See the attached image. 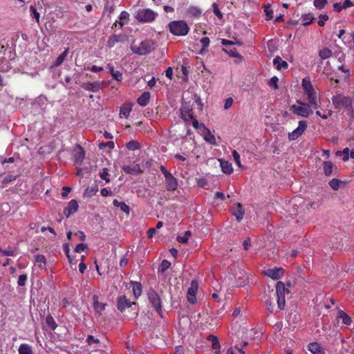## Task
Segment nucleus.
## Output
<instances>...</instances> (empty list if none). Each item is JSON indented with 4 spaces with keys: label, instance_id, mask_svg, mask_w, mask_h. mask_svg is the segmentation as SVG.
Masks as SVG:
<instances>
[{
    "label": "nucleus",
    "instance_id": "obj_2",
    "mask_svg": "<svg viewBox=\"0 0 354 354\" xmlns=\"http://www.w3.org/2000/svg\"><path fill=\"white\" fill-rule=\"evenodd\" d=\"M169 28L171 33L176 36H185L189 30L187 24L183 20L170 22Z\"/></svg>",
    "mask_w": 354,
    "mask_h": 354
},
{
    "label": "nucleus",
    "instance_id": "obj_42",
    "mask_svg": "<svg viewBox=\"0 0 354 354\" xmlns=\"http://www.w3.org/2000/svg\"><path fill=\"white\" fill-rule=\"evenodd\" d=\"M190 235H191V232L190 231H186L183 236H178L177 237V241L179 243H186L187 241V240L189 239V237L190 236Z\"/></svg>",
    "mask_w": 354,
    "mask_h": 354
},
{
    "label": "nucleus",
    "instance_id": "obj_34",
    "mask_svg": "<svg viewBox=\"0 0 354 354\" xmlns=\"http://www.w3.org/2000/svg\"><path fill=\"white\" fill-rule=\"evenodd\" d=\"M98 191L97 185H95L91 187H88L84 194V196L91 197L94 196Z\"/></svg>",
    "mask_w": 354,
    "mask_h": 354
},
{
    "label": "nucleus",
    "instance_id": "obj_56",
    "mask_svg": "<svg viewBox=\"0 0 354 354\" xmlns=\"http://www.w3.org/2000/svg\"><path fill=\"white\" fill-rule=\"evenodd\" d=\"M87 343L91 345L93 343L97 344L100 342V340L97 338H95L93 335H88L86 339Z\"/></svg>",
    "mask_w": 354,
    "mask_h": 354
},
{
    "label": "nucleus",
    "instance_id": "obj_33",
    "mask_svg": "<svg viewBox=\"0 0 354 354\" xmlns=\"http://www.w3.org/2000/svg\"><path fill=\"white\" fill-rule=\"evenodd\" d=\"M121 41L120 35H113L110 37L107 41V46L109 48H113L116 43Z\"/></svg>",
    "mask_w": 354,
    "mask_h": 354
},
{
    "label": "nucleus",
    "instance_id": "obj_20",
    "mask_svg": "<svg viewBox=\"0 0 354 354\" xmlns=\"http://www.w3.org/2000/svg\"><path fill=\"white\" fill-rule=\"evenodd\" d=\"M288 289L286 288L285 285L281 281H278L276 285L277 296H285L286 293H288Z\"/></svg>",
    "mask_w": 354,
    "mask_h": 354
},
{
    "label": "nucleus",
    "instance_id": "obj_3",
    "mask_svg": "<svg viewBox=\"0 0 354 354\" xmlns=\"http://www.w3.org/2000/svg\"><path fill=\"white\" fill-rule=\"evenodd\" d=\"M157 16L158 13L149 8L138 9L134 13L135 18L138 21L144 23H149L154 21Z\"/></svg>",
    "mask_w": 354,
    "mask_h": 354
},
{
    "label": "nucleus",
    "instance_id": "obj_60",
    "mask_svg": "<svg viewBox=\"0 0 354 354\" xmlns=\"http://www.w3.org/2000/svg\"><path fill=\"white\" fill-rule=\"evenodd\" d=\"M86 248H87V246H86V244H84V243H80V244L76 245L75 250L76 252H82Z\"/></svg>",
    "mask_w": 354,
    "mask_h": 354
},
{
    "label": "nucleus",
    "instance_id": "obj_23",
    "mask_svg": "<svg viewBox=\"0 0 354 354\" xmlns=\"http://www.w3.org/2000/svg\"><path fill=\"white\" fill-rule=\"evenodd\" d=\"M244 208L241 203H237L235 211L233 214L236 216L237 221H241L244 215Z\"/></svg>",
    "mask_w": 354,
    "mask_h": 354
},
{
    "label": "nucleus",
    "instance_id": "obj_40",
    "mask_svg": "<svg viewBox=\"0 0 354 354\" xmlns=\"http://www.w3.org/2000/svg\"><path fill=\"white\" fill-rule=\"evenodd\" d=\"M223 50L225 53L228 54L230 57H237V58L241 57L240 54L236 52L235 48H230V49L223 48Z\"/></svg>",
    "mask_w": 354,
    "mask_h": 354
},
{
    "label": "nucleus",
    "instance_id": "obj_31",
    "mask_svg": "<svg viewBox=\"0 0 354 354\" xmlns=\"http://www.w3.org/2000/svg\"><path fill=\"white\" fill-rule=\"evenodd\" d=\"M333 165L330 161H325L323 163V169L326 176L331 175L333 172Z\"/></svg>",
    "mask_w": 354,
    "mask_h": 354
},
{
    "label": "nucleus",
    "instance_id": "obj_49",
    "mask_svg": "<svg viewBox=\"0 0 354 354\" xmlns=\"http://www.w3.org/2000/svg\"><path fill=\"white\" fill-rule=\"evenodd\" d=\"M17 177V176L16 175H8L3 179L2 183L4 185H7L9 183L15 180Z\"/></svg>",
    "mask_w": 354,
    "mask_h": 354
},
{
    "label": "nucleus",
    "instance_id": "obj_8",
    "mask_svg": "<svg viewBox=\"0 0 354 354\" xmlns=\"http://www.w3.org/2000/svg\"><path fill=\"white\" fill-rule=\"evenodd\" d=\"M307 128V123L305 120H301L299 122L298 127L296 129L288 133V139L290 140H297Z\"/></svg>",
    "mask_w": 354,
    "mask_h": 354
},
{
    "label": "nucleus",
    "instance_id": "obj_18",
    "mask_svg": "<svg viewBox=\"0 0 354 354\" xmlns=\"http://www.w3.org/2000/svg\"><path fill=\"white\" fill-rule=\"evenodd\" d=\"M308 350L313 354H325L324 350L317 342H312L308 344Z\"/></svg>",
    "mask_w": 354,
    "mask_h": 354
},
{
    "label": "nucleus",
    "instance_id": "obj_63",
    "mask_svg": "<svg viewBox=\"0 0 354 354\" xmlns=\"http://www.w3.org/2000/svg\"><path fill=\"white\" fill-rule=\"evenodd\" d=\"M64 250L66 253V255L67 256L68 259V261L69 262L71 263H72V259L69 254V252H70V249H69V246H68V243H66L64 245Z\"/></svg>",
    "mask_w": 354,
    "mask_h": 354
},
{
    "label": "nucleus",
    "instance_id": "obj_30",
    "mask_svg": "<svg viewBox=\"0 0 354 354\" xmlns=\"http://www.w3.org/2000/svg\"><path fill=\"white\" fill-rule=\"evenodd\" d=\"M301 19L302 20V24L304 26H308L312 24L315 18L311 14H304L301 17Z\"/></svg>",
    "mask_w": 354,
    "mask_h": 354
},
{
    "label": "nucleus",
    "instance_id": "obj_39",
    "mask_svg": "<svg viewBox=\"0 0 354 354\" xmlns=\"http://www.w3.org/2000/svg\"><path fill=\"white\" fill-rule=\"evenodd\" d=\"M341 181L337 178H333L329 181V185L333 190H338Z\"/></svg>",
    "mask_w": 354,
    "mask_h": 354
},
{
    "label": "nucleus",
    "instance_id": "obj_64",
    "mask_svg": "<svg viewBox=\"0 0 354 354\" xmlns=\"http://www.w3.org/2000/svg\"><path fill=\"white\" fill-rule=\"evenodd\" d=\"M232 103H233L232 98L230 97V98L226 99V100L225 102V104H224V109H228L230 107H231V106L232 105Z\"/></svg>",
    "mask_w": 354,
    "mask_h": 354
},
{
    "label": "nucleus",
    "instance_id": "obj_32",
    "mask_svg": "<svg viewBox=\"0 0 354 354\" xmlns=\"http://www.w3.org/2000/svg\"><path fill=\"white\" fill-rule=\"evenodd\" d=\"M68 52V48H66L59 56L57 58L55 63L53 64V66L57 67L60 66L64 59H66Z\"/></svg>",
    "mask_w": 354,
    "mask_h": 354
},
{
    "label": "nucleus",
    "instance_id": "obj_52",
    "mask_svg": "<svg viewBox=\"0 0 354 354\" xmlns=\"http://www.w3.org/2000/svg\"><path fill=\"white\" fill-rule=\"evenodd\" d=\"M205 140L209 142L210 144L215 145L216 144V140L214 136L211 134L209 131H208V133L205 136Z\"/></svg>",
    "mask_w": 354,
    "mask_h": 354
},
{
    "label": "nucleus",
    "instance_id": "obj_53",
    "mask_svg": "<svg viewBox=\"0 0 354 354\" xmlns=\"http://www.w3.org/2000/svg\"><path fill=\"white\" fill-rule=\"evenodd\" d=\"M212 7H213V12L215 14V15L216 17H218L219 19H222L223 15H222L221 12L219 10L218 5L216 3H214L212 4Z\"/></svg>",
    "mask_w": 354,
    "mask_h": 354
},
{
    "label": "nucleus",
    "instance_id": "obj_47",
    "mask_svg": "<svg viewBox=\"0 0 354 354\" xmlns=\"http://www.w3.org/2000/svg\"><path fill=\"white\" fill-rule=\"evenodd\" d=\"M232 157H233L236 164L237 165V166L240 168L242 167V165L241 163V160H240V156L236 150H234L232 151Z\"/></svg>",
    "mask_w": 354,
    "mask_h": 354
},
{
    "label": "nucleus",
    "instance_id": "obj_19",
    "mask_svg": "<svg viewBox=\"0 0 354 354\" xmlns=\"http://www.w3.org/2000/svg\"><path fill=\"white\" fill-rule=\"evenodd\" d=\"M220 165L221 170L226 174H231L233 171L232 164L228 161L220 160Z\"/></svg>",
    "mask_w": 354,
    "mask_h": 354
},
{
    "label": "nucleus",
    "instance_id": "obj_35",
    "mask_svg": "<svg viewBox=\"0 0 354 354\" xmlns=\"http://www.w3.org/2000/svg\"><path fill=\"white\" fill-rule=\"evenodd\" d=\"M332 55H333L332 51L328 48H324L320 50L319 52V56L322 59H328L330 57H331Z\"/></svg>",
    "mask_w": 354,
    "mask_h": 354
},
{
    "label": "nucleus",
    "instance_id": "obj_5",
    "mask_svg": "<svg viewBox=\"0 0 354 354\" xmlns=\"http://www.w3.org/2000/svg\"><path fill=\"white\" fill-rule=\"evenodd\" d=\"M299 105H292L290 106V111L297 115L307 118L313 113V110L309 104L303 102L300 100L297 101Z\"/></svg>",
    "mask_w": 354,
    "mask_h": 354
},
{
    "label": "nucleus",
    "instance_id": "obj_9",
    "mask_svg": "<svg viewBox=\"0 0 354 354\" xmlns=\"http://www.w3.org/2000/svg\"><path fill=\"white\" fill-rule=\"evenodd\" d=\"M263 273L265 275L276 280L281 279L283 276L284 270L282 268H274L267 269Z\"/></svg>",
    "mask_w": 354,
    "mask_h": 354
},
{
    "label": "nucleus",
    "instance_id": "obj_44",
    "mask_svg": "<svg viewBox=\"0 0 354 354\" xmlns=\"http://www.w3.org/2000/svg\"><path fill=\"white\" fill-rule=\"evenodd\" d=\"M126 147L129 150L134 151L139 148V143L134 140H131L127 143Z\"/></svg>",
    "mask_w": 354,
    "mask_h": 354
},
{
    "label": "nucleus",
    "instance_id": "obj_59",
    "mask_svg": "<svg viewBox=\"0 0 354 354\" xmlns=\"http://www.w3.org/2000/svg\"><path fill=\"white\" fill-rule=\"evenodd\" d=\"M35 261L37 263H43L44 266L46 264V258L44 255L38 254L35 256Z\"/></svg>",
    "mask_w": 354,
    "mask_h": 354
},
{
    "label": "nucleus",
    "instance_id": "obj_26",
    "mask_svg": "<svg viewBox=\"0 0 354 354\" xmlns=\"http://www.w3.org/2000/svg\"><path fill=\"white\" fill-rule=\"evenodd\" d=\"M85 157V152L83 148L80 146H78L77 150L75 153V160L77 162H82Z\"/></svg>",
    "mask_w": 354,
    "mask_h": 354
},
{
    "label": "nucleus",
    "instance_id": "obj_51",
    "mask_svg": "<svg viewBox=\"0 0 354 354\" xmlns=\"http://www.w3.org/2000/svg\"><path fill=\"white\" fill-rule=\"evenodd\" d=\"M30 11L32 16L35 18L37 23L39 22V13L37 11V9L33 6H30Z\"/></svg>",
    "mask_w": 354,
    "mask_h": 354
},
{
    "label": "nucleus",
    "instance_id": "obj_38",
    "mask_svg": "<svg viewBox=\"0 0 354 354\" xmlns=\"http://www.w3.org/2000/svg\"><path fill=\"white\" fill-rule=\"evenodd\" d=\"M46 322L48 327L51 328L52 330L55 329L57 327V324L53 319V317L51 315H48L46 318Z\"/></svg>",
    "mask_w": 354,
    "mask_h": 354
},
{
    "label": "nucleus",
    "instance_id": "obj_62",
    "mask_svg": "<svg viewBox=\"0 0 354 354\" xmlns=\"http://www.w3.org/2000/svg\"><path fill=\"white\" fill-rule=\"evenodd\" d=\"M187 299L191 304H194L196 302V298L194 295L187 293Z\"/></svg>",
    "mask_w": 354,
    "mask_h": 354
},
{
    "label": "nucleus",
    "instance_id": "obj_1",
    "mask_svg": "<svg viewBox=\"0 0 354 354\" xmlns=\"http://www.w3.org/2000/svg\"><path fill=\"white\" fill-rule=\"evenodd\" d=\"M156 48V43L151 39H145L142 41L139 46L133 43L131 46V50L133 53L139 55H145L150 53Z\"/></svg>",
    "mask_w": 354,
    "mask_h": 354
},
{
    "label": "nucleus",
    "instance_id": "obj_55",
    "mask_svg": "<svg viewBox=\"0 0 354 354\" xmlns=\"http://www.w3.org/2000/svg\"><path fill=\"white\" fill-rule=\"evenodd\" d=\"M201 43L203 46V48L201 49V52L203 51L205 48H207L208 46V45L209 44V39L208 37H203L201 39Z\"/></svg>",
    "mask_w": 354,
    "mask_h": 354
},
{
    "label": "nucleus",
    "instance_id": "obj_41",
    "mask_svg": "<svg viewBox=\"0 0 354 354\" xmlns=\"http://www.w3.org/2000/svg\"><path fill=\"white\" fill-rule=\"evenodd\" d=\"M171 266V263L167 260H163L158 268L159 272H165Z\"/></svg>",
    "mask_w": 354,
    "mask_h": 354
},
{
    "label": "nucleus",
    "instance_id": "obj_4",
    "mask_svg": "<svg viewBox=\"0 0 354 354\" xmlns=\"http://www.w3.org/2000/svg\"><path fill=\"white\" fill-rule=\"evenodd\" d=\"M332 102L336 109L344 107L353 112L352 100L348 97L339 94L332 97Z\"/></svg>",
    "mask_w": 354,
    "mask_h": 354
},
{
    "label": "nucleus",
    "instance_id": "obj_28",
    "mask_svg": "<svg viewBox=\"0 0 354 354\" xmlns=\"http://www.w3.org/2000/svg\"><path fill=\"white\" fill-rule=\"evenodd\" d=\"M113 204L115 207H120V210L127 214H129V207L124 202H120L118 201L117 199L113 200Z\"/></svg>",
    "mask_w": 354,
    "mask_h": 354
},
{
    "label": "nucleus",
    "instance_id": "obj_37",
    "mask_svg": "<svg viewBox=\"0 0 354 354\" xmlns=\"http://www.w3.org/2000/svg\"><path fill=\"white\" fill-rule=\"evenodd\" d=\"M100 178L103 180H104L106 183H109L110 179V174H109V168H104L101 172L99 174Z\"/></svg>",
    "mask_w": 354,
    "mask_h": 354
},
{
    "label": "nucleus",
    "instance_id": "obj_57",
    "mask_svg": "<svg viewBox=\"0 0 354 354\" xmlns=\"http://www.w3.org/2000/svg\"><path fill=\"white\" fill-rule=\"evenodd\" d=\"M319 18L320 19L318 21V25L319 26H324L325 24L324 21L328 19V16L327 15H321Z\"/></svg>",
    "mask_w": 354,
    "mask_h": 354
},
{
    "label": "nucleus",
    "instance_id": "obj_17",
    "mask_svg": "<svg viewBox=\"0 0 354 354\" xmlns=\"http://www.w3.org/2000/svg\"><path fill=\"white\" fill-rule=\"evenodd\" d=\"M273 64L278 70L287 69L288 64L286 61H283L279 56H277L273 59Z\"/></svg>",
    "mask_w": 354,
    "mask_h": 354
},
{
    "label": "nucleus",
    "instance_id": "obj_29",
    "mask_svg": "<svg viewBox=\"0 0 354 354\" xmlns=\"http://www.w3.org/2000/svg\"><path fill=\"white\" fill-rule=\"evenodd\" d=\"M131 107L129 104H123L120 107V118H127L129 116Z\"/></svg>",
    "mask_w": 354,
    "mask_h": 354
},
{
    "label": "nucleus",
    "instance_id": "obj_12",
    "mask_svg": "<svg viewBox=\"0 0 354 354\" xmlns=\"http://www.w3.org/2000/svg\"><path fill=\"white\" fill-rule=\"evenodd\" d=\"M103 86V83L102 82H94L93 83H85L82 85V87L87 91H91L93 92H97L99 90L102 89Z\"/></svg>",
    "mask_w": 354,
    "mask_h": 354
},
{
    "label": "nucleus",
    "instance_id": "obj_7",
    "mask_svg": "<svg viewBox=\"0 0 354 354\" xmlns=\"http://www.w3.org/2000/svg\"><path fill=\"white\" fill-rule=\"evenodd\" d=\"M147 296L151 306L160 315L162 313V305L158 294L155 290H150L147 293Z\"/></svg>",
    "mask_w": 354,
    "mask_h": 354
},
{
    "label": "nucleus",
    "instance_id": "obj_36",
    "mask_svg": "<svg viewBox=\"0 0 354 354\" xmlns=\"http://www.w3.org/2000/svg\"><path fill=\"white\" fill-rule=\"evenodd\" d=\"M109 72L112 77L117 81L122 80V74L119 71H115L113 66H109Z\"/></svg>",
    "mask_w": 354,
    "mask_h": 354
},
{
    "label": "nucleus",
    "instance_id": "obj_54",
    "mask_svg": "<svg viewBox=\"0 0 354 354\" xmlns=\"http://www.w3.org/2000/svg\"><path fill=\"white\" fill-rule=\"evenodd\" d=\"M278 81L279 79L277 78V77L274 76L270 80L269 85L273 87L274 89H277L279 88L277 84Z\"/></svg>",
    "mask_w": 354,
    "mask_h": 354
},
{
    "label": "nucleus",
    "instance_id": "obj_45",
    "mask_svg": "<svg viewBox=\"0 0 354 354\" xmlns=\"http://www.w3.org/2000/svg\"><path fill=\"white\" fill-rule=\"evenodd\" d=\"M129 15L127 12L126 11H122L121 13H120V21L119 22L120 25L121 27H122L124 24V22L122 21L123 20L124 21H127L129 19Z\"/></svg>",
    "mask_w": 354,
    "mask_h": 354
},
{
    "label": "nucleus",
    "instance_id": "obj_6",
    "mask_svg": "<svg viewBox=\"0 0 354 354\" xmlns=\"http://www.w3.org/2000/svg\"><path fill=\"white\" fill-rule=\"evenodd\" d=\"M301 85L304 93L307 95L308 101L314 100V98L317 97V92L310 79L308 77L304 78L302 80Z\"/></svg>",
    "mask_w": 354,
    "mask_h": 354
},
{
    "label": "nucleus",
    "instance_id": "obj_10",
    "mask_svg": "<svg viewBox=\"0 0 354 354\" xmlns=\"http://www.w3.org/2000/svg\"><path fill=\"white\" fill-rule=\"evenodd\" d=\"M180 113L182 118L186 122L194 119L192 108L187 103L183 104L180 108Z\"/></svg>",
    "mask_w": 354,
    "mask_h": 354
},
{
    "label": "nucleus",
    "instance_id": "obj_58",
    "mask_svg": "<svg viewBox=\"0 0 354 354\" xmlns=\"http://www.w3.org/2000/svg\"><path fill=\"white\" fill-rule=\"evenodd\" d=\"M319 100H317V97H315L314 100H309L308 104H310V107L313 106L314 109H317L319 107V104L318 103Z\"/></svg>",
    "mask_w": 354,
    "mask_h": 354
},
{
    "label": "nucleus",
    "instance_id": "obj_43",
    "mask_svg": "<svg viewBox=\"0 0 354 354\" xmlns=\"http://www.w3.org/2000/svg\"><path fill=\"white\" fill-rule=\"evenodd\" d=\"M198 290V283L196 281H192L191 283V286L189 288L187 292L189 294L194 295L196 296V293Z\"/></svg>",
    "mask_w": 354,
    "mask_h": 354
},
{
    "label": "nucleus",
    "instance_id": "obj_13",
    "mask_svg": "<svg viewBox=\"0 0 354 354\" xmlns=\"http://www.w3.org/2000/svg\"><path fill=\"white\" fill-rule=\"evenodd\" d=\"M93 308L98 315H102V313L104 310L106 304L101 303L98 301V297L97 295L93 296Z\"/></svg>",
    "mask_w": 354,
    "mask_h": 354
},
{
    "label": "nucleus",
    "instance_id": "obj_61",
    "mask_svg": "<svg viewBox=\"0 0 354 354\" xmlns=\"http://www.w3.org/2000/svg\"><path fill=\"white\" fill-rule=\"evenodd\" d=\"M189 12H190L192 15L197 17V16H200V15H201V10H199L198 8H191L189 9Z\"/></svg>",
    "mask_w": 354,
    "mask_h": 354
},
{
    "label": "nucleus",
    "instance_id": "obj_14",
    "mask_svg": "<svg viewBox=\"0 0 354 354\" xmlns=\"http://www.w3.org/2000/svg\"><path fill=\"white\" fill-rule=\"evenodd\" d=\"M131 303L125 296H122L118 300V308L121 312L124 311L126 308L131 306Z\"/></svg>",
    "mask_w": 354,
    "mask_h": 354
},
{
    "label": "nucleus",
    "instance_id": "obj_46",
    "mask_svg": "<svg viewBox=\"0 0 354 354\" xmlns=\"http://www.w3.org/2000/svg\"><path fill=\"white\" fill-rule=\"evenodd\" d=\"M286 305L285 296H277V306L280 309H283Z\"/></svg>",
    "mask_w": 354,
    "mask_h": 354
},
{
    "label": "nucleus",
    "instance_id": "obj_16",
    "mask_svg": "<svg viewBox=\"0 0 354 354\" xmlns=\"http://www.w3.org/2000/svg\"><path fill=\"white\" fill-rule=\"evenodd\" d=\"M122 170L127 174L133 175H136L142 172L138 165L133 166L124 165L122 167Z\"/></svg>",
    "mask_w": 354,
    "mask_h": 354
},
{
    "label": "nucleus",
    "instance_id": "obj_22",
    "mask_svg": "<svg viewBox=\"0 0 354 354\" xmlns=\"http://www.w3.org/2000/svg\"><path fill=\"white\" fill-rule=\"evenodd\" d=\"M337 319H342L343 324L346 326H349L351 324V318L343 310H339L337 316Z\"/></svg>",
    "mask_w": 354,
    "mask_h": 354
},
{
    "label": "nucleus",
    "instance_id": "obj_48",
    "mask_svg": "<svg viewBox=\"0 0 354 354\" xmlns=\"http://www.w3.org/2000/svg\"><path fill=\"white\" fill-rule=\"evenodd\" d=\"M327 2L326 0H314V6L318 9H322Z\"/></svg>",
    "mask_w": 354,
    "mask_h": 354
},
{
    "label": "nucleus",
    "instance_id": "obj_15",
    "mask_svg": "<svg viewBox=\"0 0 354 354\" xmlns=\"http://www.w3.org/2000/svg\"><path fill=\"white\" fill-rule=\"evenodd\" d=\"M166 188L168 191H174L177 188L178 183L176 178L172 174L165 178Z\"/></svg>",
    "mask_w": 354,
    "mask_h": 354
},
{
    "label": "nucleus",
    "instance_id": "obj_50",
    "mask_svg": "<svg viewBox=\"0 0 354 354\" xmlns=\"http://www.w3.org/2000/svg\"><path fill=\"white\" fill-rule=\"evenodd\" d=\"M28 279L27 274H23L19 275L17 283L19 286H25L26 281Z\"/></svg>",
    "mask_w": 354,
    "mask_h": 354
},
{
    "label": "nucleus",
    "instance_id": "obj_11",
    "mask_svg": "<svg viewBox=\"0 0 354 354\" xmlns=\"http://www.w3.org/2000/svg\"><path fill=\"white\" fill-rule=\"evenodd\" d=\"M79 205L75 200H71L68 205L64 209V215L68 218L71 215L75 213L78 209Z\"/></svg>",
    "mask_w": 354,
    "mask_h": 354
},
{
    "label": "nucleus",
    "instance_id": "obj_27",
    "mask_svg": "<svg viewBox=\"0 0 354 354\" xmlns=\"http://www.w3.org/2000/svg\"><path fill=\"white\" fill-rule=\"evenodd\" d=\"M131 285L133 288V292L136 298L142 295V285L137 281H131Z\"/></svg>",
    "mask_w": 354,
    "mask_h": 354
},
{
    "label": "nucleus",
    "instance_id": "obj_21",
    "mask_svg": "<svg viewBox=\"0 0 354 354\" xmlns=\"http://www.w3.org/2000/svg\"><path fill=\"white\" fill-rule=\"evenodd\" d=\"M208 339L212 342V348L215 350V353L220 354V344L217 337L210 335Z\"/></svg>",
    "mask_w": 354,
    "mask_h": 354
},
{
    "label": "nucleus",
    "instance_id": "obj_25",
    "mask_svg": "<svg viewBox=\"0 0 354 354\" xmlns=\"http://www.w3.org/2000/svg\"><path fill=\"white\" fill-rule=\"evenodd\" d=\"M150 93L144 92L137 100V102L142 106H145L149 101Z\"/></svg>",
    "mask_w": 354,
    "mask_h": 354
},
{
    "label": "nucleus",
    "instance_id": "obj_24",
    "mask_svg": "<svg viewBox=\"0 0 354 354\" xmlns=\"http://www.w3.org/2000/svg\"><path fill=\"white\" fill-rule=\"evenodd\" d=\"M19 354H34L32 347L28 344H21L18 349Z\"/></svg>",
    "mask_w": 354,
    "mask_h": 354
}]
</instances>
